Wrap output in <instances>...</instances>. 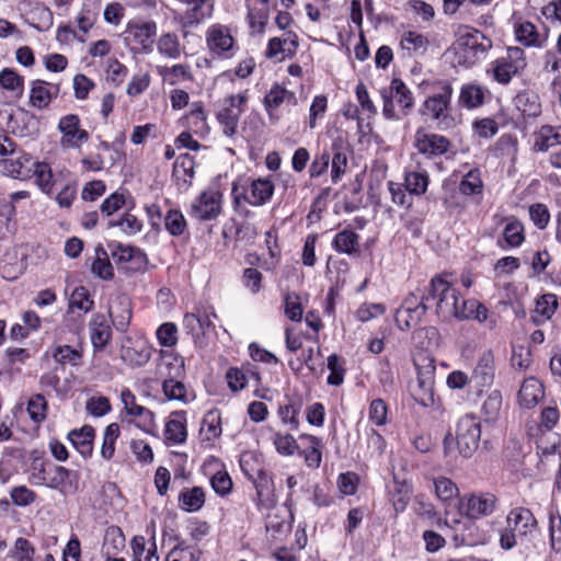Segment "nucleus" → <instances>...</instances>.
<instances>
[{
  "mask_svg": "<svg viewBox=\"0 0 561 561\" xmlns=\"http://www.w3.org/2000/svg\"><path fill=\"white\" fill-rule=\"evenodd\" d=\"M350 152L348 141L343 136H336L331 145L313 159L309 169L310 176L319 178L323 175L328 171L331 161V179L333 183H337L346 171Z\"/></svg>",
  "mask_w": 561,
  "mask_h": 561,
  "instance_id": "1",
  "label": "nucleus"
},
{
  "mask_svg": "<svg viewBox=\"0 0 561 561\" xmlns=\"http://www.w3.org/2000/svg\"><path fill=\"white\" fill-rule=\"evenodd\" d=\"M424 299L435 300V312L444 320L450 319L453 316H466L463 311L457 309L459 294L446 279L445 275H435L431 279L424 291Z\"/></svg>",
  "mask_w": 561,
  "mask_h": 561,
  "instance_id": "2",
  "label": "nucleus"
},
{
  "mask_svg": "<svg viewBox=\"0 0 561 561\" xmlns=\"http://www.w3.org/2000/svg\"><path fill=\"white\" fill-rule=\"evenodd\" d=\"M274 193V184L267 179H239L232 185L234 204L244 201L253 206L266 204Z\"/></svg>",
  "mask_w": 561,
  "mask_h": 561,
  "instance_id": "3",
  "label": "nucleus"
},
{
  "mask_svg": "<svg viewBox=\"0 0 561 561\" xmlns=\"http://www.w3.org/2000/svg\"><path fill=\"white\" fill-rule=\"evenodd\" d=\"M481 437L480 422L473 415L462 416L456 428V440L459 453L469 458L478 449Z\"/></svg>",
  "mask_w": 561,
  "mask_h": 561,
  "instance_id": "4",
  "label": "nucleus"
},
{
  "mask_svg": "<svg viewBox=\"0 0 561 561\" xmlns=\"http://www.w3.org/2000/svg\"><path fill=\"white\" fill-rule=\"evenodd\" d=\"M497 506V497L489 492L470 494L458 501V512L469 519L490 516Z\"/></svg>",
  "mask_w": 561,
  "mask_h": 561,
  "instance_id": "5",
  "label": "nucleus"
},
{
  "mask_svg": "<svg viewBox=\"0 0 561 561\" xmlns=\"http://www.w3.org/2000/svg\"><path fill=\"white\" fill-rule=\"evenodd\" d=\"M80 474L62 466H51L47 470L46 486L58 490L64 495L76 494L79 491Z\"/></svg>",
  "mask_w": 561,
  "mask_h": 561,
  "instance_id": "6",
  "label": "nucleus"
},
{
  "mask_svg": "<svg viewBox=\"0 0 561 561\" xmlns=\"http://www.w3.org/2000/svg\"><path fill=\"white\" fill-rule=\"evenodd\" d=\"M248 101L247 93L229 95L225 100V107L218 113L219 123L224 126L226 136H233L237 131L239 118L243 113V106Z\"/></svg>",
  "mask_w": 561,
  "mask_h": 561,
  "instance_id": "7",
  "label": "nucleus"
},
{
  "mask_svg": "<svg viewBox=\"0 0 561 561\" xmlns=\"http://www.w3.org/2000/svg\"><path fill=\"white\" fill-rule=\"evenodd\" d=\"M413 146L419 153L427 158H435L446 153L450 149L451 142L445 136L419 128L414 135Z\"/></svg>",
  "mask_w": 561,
  "mask_h": 561,
  "instance_id": "8",
  "label": "nucleus"
},
{
  "mask_svg": "<svg viewBox=\"0 0 561 561\" xmlns=\"http://www.w3.org/2000/svg\"><path fill=\"white\" fill-rule=\"evenodd\" d=\"M58 129L62 134L60 146L64 149L80 148V146L89 139V133L80 128V119L75 114L61 117Z\"/></svg>",
  "mask_w": 561,
  "mask_h": 561,
  "instance_id": "9",
  "label": "nucleus"
},
{
  "mask_svg": "<svg viewBox=\"0 0 561 561\" xmlns=\"http://www.w3.org/2000/svg\"><path fill=\"white\" fill-rule=\"evenodd\" d=\"M221 198L217 191L203 192L192 206V215L202 221L216 219L221 213Z\"/></svg>",
  "mask_w": 561,
  "mask_h": 561,
  "instance_id": "10",
  "label": "nucleus"
},
{
  "mask_svg": "<svg viewBox=\"0 0 561 561\" xmlns=\"http://www.w3.org/2000/svg\"><path fill=\"white\" fill-rule=\"evenodd\" d=\"M451 94V85L447 82H439L437 85V91L424 101L421 113L424 115H430L432 119L440 121L445 111L448 108Z\"/></svg>",
  "mask_w": 561,
  "mask_h": 561,
  "instance_id": "11",
  "label": "nucleus"
},
{
  "mask_svg": "<svg viewBox=\"0 0 561 561\" xmlns=\"http://www.w3.org/2000/svg\"><path fill=\"white\" fill-rule=\"evenodd\" d=\"M459 47L463 50L465 61L473 64L491 47L488 41L480 32L462 35L458 41Z\"/></svg>",
  "mask_w": 561,
  "mask_h": 561,
  "instance_id": "12",
  "label": "nucleus"
},
{
  "mask_svg": "<svg viewBox=\"0 0 561 561\" xmlns=\"http://www.w3.org/2000/svg\"><path fill=\"white\" fill-rule=\"evenodd\" d=\"M108 313L117 331L125 332L130 323L131 301L126 295H119L110 305Z\"/></svg>",
  "mask_w": 561,
  "mask_h": 561,
  "instance_id": "13",
  "label": "nucleus"
},
{
  "mask_svg": "<svg viewBox=\"0 0 561 561\" xmlns=\"http://www.w3.org/2000/svg\"><path fill=\"white\" fill-rule=\"evenodd\" d=\"M495 375L494 355L491 350L484 351L472 371L471 381L477 387H489L492 385Z\"/></svg>",
  "mask_w": 561,
  "mask_h": 561,
  "instance_id": "14",
  "label": "nucleus"
},
{
  "mask_svg": "<svg viewBox=\"0 0 561 561\" xmlns=\"http://www.w3.org/2000/svg\"><path fill=\"white\" fill-rule=\"evenodd\" d=\"M33 159L30 154L23 153L16 159L0 160V172L14 179H26L31 175Z\"/></svg>",
  "mask_w": 561,
  "mask_h": 561,
  "instance_id": "15",
  "label": "nucleus"
},
{
  "mask_svg": "<svg viewBox=\"0 0 561 561\" xmlns=\"http://www.w3.org/2000/svg\"><path fill=\"white\" fill-rule=\"evenodd\" d=\"M506 522L510 527L513 525L514 529L517 530L522 536L531 534L537 527V520L534 514L530 510L525 507L513 508L508 513Z\"/></svg>",
  "mask_w": 561,
  "mask_h": 561,
  "instance_id": "16",
  "label": "nucleus"
},
{
  "mask_svg": "<svg viewBox=\"0 0 561 561\" xmlns=\"http://www.w3.org/2000/svg\"><path fill=\"white\" fill-rule=\"evenodd\" d=\"M91 342L96 350H102L110 342L112 330L105 314L95 313L90 321Z\"/></svg>",
  "mask_w": 561,
  "mask_h": 561,
  "instance_id": "17",
  "label": "nucleus"
},
{
  "mask_svg": "<svg viewBox=\"0 0 561 561\" xmlns=\"http://www.w3.org/2000/svg\"><path fill=\"white\" fill-rule=\"evenodd\" d=\"M400 46L410 57L422 56L426 53L430 41L416 31H404L400 36Z\"/></svg>",
  "mask_w": 561,
  "mask_h": 561,
  "instance_id": "18",
  "label": "nucleus"
},
{
  "mask_svg": "<svg viewBox=\"0 0 561 561\" xmlns=\"http://www.w3.org/2000/svg\"><path fill=\"white\" fill-rule=\"evenodd\" d=\"M94 436V428L90 425H84L80 430H72L68 434V438L72 443L73 447L84 458L92 455Z\"/></svg>",
  "mask_w": 561,
  "mask_h": 561,
  "instance_id": "19",
  "label": "nucleus"
},
{
  "mask_svg": "<svg viewBox=\"0 0 561 561\" xmlns=\"http://www.w3.org/2000/svg\"><path fill=\"white\" fill-rule=\"evenodd\" d=\"M57 93L58 87H48L46 81L35 80L32 83L30 102L32 106L42 110L48 106Z\"/></svg>",
  "mask_w": 561,
  "mask_h": 561,
  "instance_id": "20",
  "label": "nucleus"
},
{
  "mask_svg": "<svg viewBox=\"0 0 561 561\" xmlns=\"http://www.w3.org/2000/svg\"><path fill=\"white\" fill-rule=\"evenodd\" d=\"M543 393V386L538 379L534 377L527 378L524 380L518 392L519 403L530 409L540 401Z\"/></svg>",
  "mask_w": 561,
  "mask_h": 561,
  "instance_id": "21",
  "label": "nucleus"
},
{
  "mask_svg": "<svg viewBox=\"0 0 561 561\" xmlns=\"http://www.w3.org/2000/svg\"><path fill=\"white\" fill-rule=\"evenodd\" d=\"M434 488L436 496L446 507H458L459 489L454 481L446 477H439L434 480Z\"/></svg>",
  "mask_w": 561,
  "mask_h": 561,
  "instance_id": "22",
  "label": "nucleus"
},
{
  "mask_svg": "<svg viewBox=\"0 0 561 561\" xmlns=\"http://www.w3.org/2000/svg\"><path fill=\"white\" fill-rule=\"evenodd\" d=\"M121 397L127 414L139 417L144 426L152 425L153 413L145 407L137 404L136 397L130 390H123Z\"/></svg>",
  "mask_w": 561,
  "mask_h": 561,
  "instance_id": "23",
  "label": "nucleus"
},
{
  "mask_svg": "<svg viewBox=\"0 0 561 561\" xmlns=\"http://www.w3.org/2000/svg\"><path fill=\"white\" fill-rule=\"evenodd\" d=\"M127 32L137 44L141 45L145 50H149L153 44V37L157 33V25L154 22L136 24L131 25Z\"/></svg>",
  "mask_w": 561,
  "mask_h": 561,
  "instance_id": "24",
  "label": "nucleus"
},
{
  "mask_svg": "<svg viewBox=\"0 0 561 561\" xmlns=\"http://www.w3.org/2000/svg\"><path fill=\"white\" fill-rule=\"evenodd\" d=\"M332 245L340 253L348 255L357 254L359 249V236L353 230L344 229L336 233Z\"/></svg>",
  "mask_w": 561,
  "mask_h": 561,
  "instance_id": "25",
  "label": "nucleus"
},
{
  "mask_svg": "<svg viewBox=\"0 0 561 561\" xmlns=\"http://www.w3.org/2000/svg\"><path fill=\"white\" fill-rule=\"evenodd\" d=\"M557 145H561V126H542L536 136L534 148L539 151H547Z\"/></svg>",
  "mask_w": 561,
  "mask_h": 561,
  "instance_id": "26",
  "label": "nucleus"
},
{
  "mask_svg": "<svg viewBox=\"0 0 561 561\" xmlns=\"http://www.w3.org/2000/svg\"><path fill=\"white\" fill-rule=\"evenodd\" d=\"M388 95L396 101L402 110H410L414 104L412 92L401 79H392L389 89H386Z\"/></svg>",
  "mask_w": 561,
  "mask_h": 561,
  "instance_id": "27",
  "label": "nucleus"
},
{
  "mask_svg": "<svg viewBox=\"0 0 561 561\" xmlns=\"http://www.w3.org/2000/svg\"><path fill=\"white\" fill-rule=\"evenodd\" d=\"M207 44L210 50L222 54L232 47L233 38L221 27H213L208 31Z\"/></svg>",
  "mask_w": 561,
  "mask_h": 561,
  "instance_id": "28",
  "label": "nucleus"
},
{
  "mask_svg": "<svg viewBox=\"0 0 561 561\" xmlns=\"http://www.w3.org/2000/svg\"><path fill=\"white\" fill-rule=\"evenodd\" d=\"M558 307V300L556 295L547 294L539 297L536 301V308L533 316V320L536 323L550 319Z\"/></svg>",
  "mask_w": 561,
  "mask_h": 561,
  "instance_id": "29",
  "label": "nucleus"
},
{
  "mask_svg": "<svg viewBox=\"0 0 561 561\" xmlns=\"http://www.w3.org/2000/svg\"><path fill=\"white\" fill-rule=\"evenodd\" d=\"M180 506L187 512H197L205 504V493L202 488L194 486L181 492Z\"/></svg>",
  "mask_w": 561,
  "mask_h": 561,
  "instance_id": "30",
  "label": "nucleus"
},
{
  "mask_svg": "<svg viewBox=\"0 0 561 561\" xmlns=\"http://www.w3.org/2000/svg\"><path fill=\"white\" fill-rule=\"evenodd\" d=\"M428 307L415 309H398L396 313V322L400 330H408L419 324L425 316Z\"/></svg>",
  "mask_w": 561,
  "mask_h": 561,
  "instance_id": "31",
  "label": "nucleus"
},
{
  "mask_svg": "<svg viewBox=\"0 0 561 561\" xmlns=\"http://www.w3.org/2000/svg\"><path fill=\"white\" fill-rule=\"evenodd\" d=\"M207 1L208 0H185V2L190 5V9L183 15L184 26H194L198 24L205 16L210 14L211 4L208 5V11L204 10V5Z\"/></svg>",
  "mask_w": 561,
  "mask_h": 561,
  "instance_id": "32",
  "label": "nucleus"
},
{
  "mask_svg": "<svg viewBox=\"0 0 561 561\" xmlns=\"http://www.w3.org/2000/svg\"><path fill=\"white\" fill-rule=\"evenodd\" d=\"M32 172L36 179L37 185L42 188L43 192L49 193L53 188V171L48 163L46 162H35L33 161Z\"/></svg>",
  "mask_w": 561,
  "mask_h": 561,
  "instance_id": "33",
  "label": "nucleus"
},
{
  "mask_svg": "<svg viewBox=\"0 0 561 561\" xmlns=\"http://www.w3.org/2000/svg\"><path fill=\"white\" fill-rule=\"evenodd\" d=\"M484 101V92L480 85L467 84L462 87L459 102L468 107L473 108L480 106Z\"/></svg>",
  "mask_w": 561,
  "mask_h": 561,
  "instance_id": "34",
  "label": "nucleus"
},
{
  "mask_svg": "<svg viewBox=\"0 0 561 561\" xmlns=\"http://www.w3.org/2000/svg\"><path fill=\"white\" fill-rule=\"evenodd\" d=\"M54 359L61 364H70L72 366L81 365L82 360V352L76 348H72L69 345H59L56 346L53 351Z\"/></svg>",
  "mask_w": 561,
  "mask_h": 561,
  "instance_id": "35",
  "label": "nucleus"
},
{
  "mask_svg": "<svg viewBox=\"0 0 561 561\" xmlns=\"http://www.w3.org/2000/svg\"><path fill=\"white\" fill-rule=\"evenodd\" d=\"M428 185V174L425 171H411L405 174V188L415 195H422L426 192Z\"/></svg>",
  "mask_w": 561,
  "mask_h": 561,
  "instance_id": "36",
  "label": "nucleus"
},
{
  "mask_svg": "<svg viewBox=\"0 0 561 561\" xmlns=\"http://www.w3.org/2000/svg\"><path fill=\"white\" fill-rule=\"evenodd\" d=\"M184 215L178 209H170L164 217V228L174 237L181 236L186 229Z\"/></svg>",
  "mask_w": 561,
  "mask_h": 561,
  "instance_id": "37",
  "label": "nucleus"
},
{
  "mask_svg": "<svg viewBox=\"0 0 561 561\" xmlns=\"http://www.w3.org/2000/svg\"><path fill=\"white\" fill-rule=\"evenodd\" d=\"M482 180L479 170H470L461 180L459 191L463 195H476L482 192Z\"/></svg>",
  "mask_w": 561,
  "mask_h": 561,
  "instance_id": "38",
  "label": "nucleus"
},
{
  "mask_svg": "<svg viewBox=\"0 0 561 561\" xmlns=\"http://www.w3.org/2000/svg\"><path fill=\"white\" fill-rule=\"evenodd\" d=\"M502 393L499 390H492L482 404V413L485 421L496 420L502 409Z\"/></svg>",
  "mask_w": 561,
  "mask_h": 561,
  "instance_id": "39",
  "label": "nucleus"
},
{
  "mask_svg": "<svg viewBox=\"0 0 561 561\" xmlns=\"http://www.w3.org/2000/svg\"><path fill=\"white\" fill-rule=\"evenodd\" d=\"M514 104L527 116H537L540 113V104L535 94L519 93L515 96Z\"/></svg>",
  "mask_w": 561,
  "mask_h": 561,
  "instance_id": "40",
  "label": "nucleus"
},
{
  "mask_svg": "<svg viewBox=\"0 0 561 561\" xmlns=\"http://www.w3.org/2000/svg\"><path fill=\"white\" fill-rule=\"evenodd\" d=\"M119 436V425L117 423H111L105 428L103 435V444L101 448V455L104 459L108 460L114 456L115 442Z\"/></svg>",
  "mask_w": 561,
  "mask_h": 561,
  "instance_id": "41",
  "label": "nucleus"
},
{
  "mask_svg": "<svg viewBox=\"0 0 561 561\" xmlns=\"http://www.w3.org/2000/svg\"><path fill=\"white\" fill-rule=\"evenodd\" d=\"M516 38L526 46H541V41L536 26L530 22H524L516 28Z\"/></svg>",
  "mask_w": 561,
  "mask_h": 561,
  "instance_id": "42",
  "label": "nucleus"
},
{
  "mask_svg": "<svg viewBox=\"0 0 561 561\" xmlns=\"http://www.w3.org/2000/svg\"><path fill=\"white\" fill-rule=\"evenodd\" d=\"M93 304V300L89 298L88 289L83 286H79L75 288L70 296L68 311L79 309L83 312H88L92 309Z\"/></svg>",
  "mask_w": 561,
  "mask_h": 561,
  "instance_id": "43",
  "label": "nucleus"
},
{
  "mask_svg": "<svg viewBox=\"0 0 561 561\" xmlns=\"http://www.w3.org/2000/svg\"><path fill=\"white\" fill-rule=\"evenodd\" d=\"M522 70L518 66H513L504 58H500L495 61V66L493 68L494 79L502 84L508 83L514 76L519 73Z\"/></svg>",
  "mask_w": 561,
  "mask_h": 561,
  "instance_id": "44",
  "label": "nucleus"
},
{
  "mask_svg": "<svg viewBox=\"0 0 561 561\" xmlns=\"http://www.w3.org/2000/svg\"><path fill=\"white\" fill-rule=\"evenodd\" d=\"M302 438L307 439L310 444V447L304 451L306 465L310 468L320 467L322 460L321 440L313 435H305Z\"/></svg>",
  "mask_w": 561,
  "mask_h": 561,
  "instance_id": "45",
  "label": "nucleus"
},
{
  "mask_svg": "<svg viewBox=\"0 0 561 561\" xmlns=\"http://www.w3.org/2000/svg\"><path fill=\"white\" fill-rule=\"evenodd\" d=\"M0 87L8 91H18L21 94L23 92L24 79L15 70L4 68L0 72Z\"/></svg>",
  "mask_w": 561,
  "mask_h": 561,
  "instance_id": "46",
  "label": "nucleus"
},
{
  "mask_svg": "<svg viewBox=\"0 0 561 561\" xmlns=\"http://www.w3.org/2000/svg\"><path fill=\"white\" fill-rule=\"evenodd\" d=\"M151 356L150 350L141 345L140 347H127L123 351V359L133 366H144Z\"/></svg>",
  "mask_w": 561,
  "mask_h": 561,
  "instance_id": "47",
  "label": "nucleus"
},
{
  "mask_svg": "<svg viewBox=\"0 0 561 561\" xmlns=\"http://www.w3.org/2000/svg\"><path fill=\"white\" fill-rule=\"evenodd\" d=\"M199 557L201 551L184 546V542H179L168 553L165 561H198Z\"/></svg>",
  "mask_w": 561,
  "mask_h": 561,
  "instance_id": "48",
  "label": "nucleus"
},
{
  "mask_svg": "<svg viewBox=\"0 0 561 561\" xmlns=\"http://www.w3.org/2000/svg\"><path fill=\"white\" fill-rule=\"evenodd\" d=\"M417 371L416 381H425L435 383L436 367L434 360L430 357H423L415 360Z\"/></svg>",
  "mask_w": 561,
  "mask_h": 561,
  "instance_id": "49",
  "label": "nucleus"
},
{
  "mask_svg": "<svg viewBox=\"0 0 561 561\" xmlns=\"http://www.w3.org/2000/svg\"><path fill=\"white\" fill-rule=\"evenodd\" d=\"M416 382L417 385L412 392L414 400L422 407L432 405L434 403V383H425V381Z\"/></svg>",
  "mask_w": 561,
  "mask_h": 561,
  "instance_id": "50",
  "label": "nucleus"
},
{
  "mask_svg": "<svg viewBox=\"0 0 561 561\" xmlns=\"http://www.w3.org/2000/svg\"><path fill=\"white\" fill-rule=\"evenodd\" d=\"M158 49L169 58H178L180 56V43L176 35L171 33L162 35L158 43Z\"/></svg>",
  "mask_w": 561,
  "mask_h": 561,
  "instance_id": "51",
  "label": "nucleus"
},
{
  "mask_svg": "<svg viewBox=\"0 0 561 561\" xmlns=\"http://www.w3.org/2000/svg\"><path fill=\"white\" fill-rule=\"evenodd\" d=\"M187 433L184 422L178 419L168 421L165 425V437L174 444H181L186 439Z\"/></svg>",
  "mask_w": 561,
  "mask_h": 561,
  "instance_id": "52",
  "label": "nucleus"
},
{
  "mask_svg": "<svg viewBox=\"0 0 561 561\" xmlns=\"http://www.w3.org/2000/svg\"><path fill=\"white\" fill-rule=\"evenodd\" d=\"M119 227L123 232L127 234H135L139 232L142 228L141 221L133 214H125L119 220L108 221V227Z\"/></svg>",
  "mask_w": 561,
  "mask_h": 561,
  "instance_id": "53",
  "label": "nucleus"
},
{
  "mask_svg": "<svg viewBox=\"0 0 561 561\" xmlns=\"http://www.w3.org/2000/svg\"><path fill=\"white\" fill-rule=\"evenodd\" d=\"M504 239L510 247H518L523 243L524 228L519 221H511L505 226L503 232Z\"/></svg>",
  "mask_w": 561,
  "mask_h": 561,
  "instance_id": "54",
  "label": "nucleus"
},
{
  "mask_svg": "<svg viewBox=\"0 0 561 561\" xmlns=\"http://www.w3.org/2000/svg\"><path fill=\"white\" fill-rule=\"evenodd\" d=\"M47 403L42 394H35L27 402V412L34 422H41L46 417Z\"/></svg>",
  "mask_w": 561,
  "mask_h": 561,
  "instance_id": "55",
  "label": "nucleus"
},
{
  "mask_svg": "<svg viewBox=\"0 0 561 561\" xmlns=\"http://www.w3.org/2000/svg\"><path fill=\"white\" fill-rule=\"evenodd\" d=\"M112 256L117 263L129 262L144 256L139 249L117 243L112 249Z\"/></svg>",
  "mask_w": 561,
  "mask_h": 561,
  "instance_id": "56",
  "label": "nucleus"
},
{
  "mask_svg": "<svg viewBox=\"0 0 561 561\" xmlns=\"http://www.w3.org/2000/svg\"><path fill=\"white\" fill-rule=\"evenodd\" d=\"M285 314L291 321H300L302 318V307L299 296L295 293L285 296Z\"/></svg>",
  "mask_w": 561,
  "mask_h": 561,
  "instance_id": "57",
  "label": "nucleus"
},
{
  "mask_svg": "<svg viewBox=\"0 0 561 561\" xmlns=\"http://www.w3.org/2000/svg\"><path fill=\"white\" fill-rule=\"evenodd\" d=\"M328 369L331 374L328 377V383L332 386H340L344 380L345 369L340 363V358L336 354H332L328 357Z\"/></svg>",
  "mask_w": 561,
  "mask_h": 561,
  "instance_id": "58",
  "label": "nucleus"
},
{
  "mask_svg": "<svg viewBox=\"0 0 561 561\" xmlns=\"http://www.w3.org/2000/svg\"><path fill=\"white\" fill-rule=\"evenodd\" d=\"M178 329L174 323L165 322L157 330V337L162 346L171 347L176 344L178 341Z\"/></svg>",
  "mask_w": 561,
  "mask_h": 561,
  "instance_id": "59",
  "label": "nucleus"
},
{
  "mask_svg": "<svg viewBox=\"0 0 561 561\" xmlns=\"http://www.w3.org/2000/svg\"><path fill=\"white\" fill-rule=\"evenodd\" d=\"M87 411L96 417H101L111 411V403L106 397H92L87 401Z\"/></svg>",
  "mask_w": 561,
  "mask_h": 561,
  "instance_id": "60",
  "label": "nucleus"
},
{
  "mask_svg": "<svg viewBox=\"0 0 561 561\" xmlns=\"http://www.w3.org/2000/svg\"><path fill=\"white\" fill-rule=\"evenodd\" d=\"M162 389L169 400H185L186 389L181 381L167 379L163 381Z\"/></svg>",
  "mask_w": 561,
  "mask_h": 561,
  "instance_id": "61",
  "label": "nucleus"
},
{
  "mask_svg": "<svg viewBox=\"0 0 561 561\" xmlns=\"http://www.w3.org/2000/svg\"><path fill=\"white\" fill-rule=\"evenodd\" d=\"M529 216L534 225L539 229H545L550 220V214L546 205L534 204L529 207Z\"/></svg>",
  "mask_w": 561,
  "mask_h": 561,
  "instance_id": "62",
  "label": "nucleus"
},
{
  "mask_svg": "<svg viewBox=\"0 0 561 561\" xmlns=\"http://www.w3.org/2000/svg\"><path fill=\"white\" fill-rule=\"evenodd\" d=\"M210 484L214 491L221 496L230 493L232 489L231 478L225 471H218L215 473L210 480Z\"/></svg>",
  "mask_w": 561,
  "mask_h": 561,
  "instance_id": "63",
  "label": "nucleus"
},
{
  "mask_svg": "<svg viewBox=\"0 0 561 561\" xmlns=\"http://www.w3.org/2000/svg\"><path fill=\"white\" fill-rule=\"evenodd\" d=\"M36 494L24 485L15 486L11 491L12 502L18 506H27L35 501Z\"/></svg>",
  "mask_w": 561,
  "mask_h": 561,
  "instance_id": "64",
  "label": "nucleus"
}]
</instances>
